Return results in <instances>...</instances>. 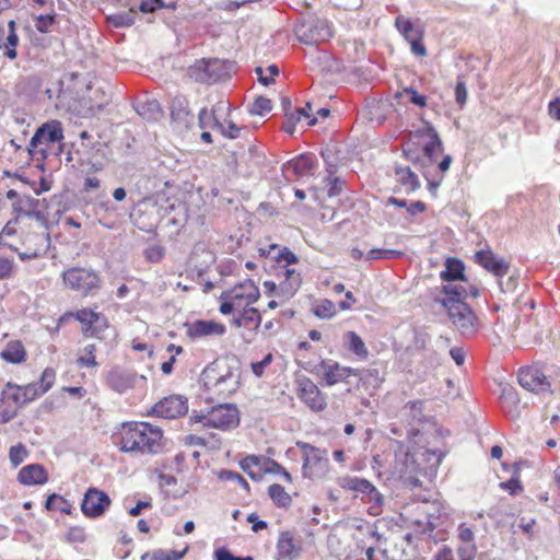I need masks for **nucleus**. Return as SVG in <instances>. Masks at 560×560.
<instances>
[{
	"mask_svg": "<svg viewBox=\"0 0 560 560\" xmlns=\"http://www.w3.org/2000/svg\"><path fill=\"white\" fill-rule=\"evenodd\" d=\"M445 268L440 272V278L448 282L447 284H463L466 288L472 285L465 277V266L463 261L455 257H448L444 264Z\"/></svg>",
	"mask_w": 560,
	"mask_h": 560,
	"instance_id": "obj_30",
	"label": "nucleus"
},
{
	"mask_svg": "<svg viewBox=\"0 0 560 560\" xmlns=\"http://www.w3.org/2000/svg\"><path fill=\"white\" fill-rule=\"evenodd\" d=\"M63 140V130L61 122L58 120H50L43 124L32 137L28 147L26 148L27 154L32 155L33 151L39 149L43 154L46 153L48 147L54 143H59Z\"/></svg>",
	"mask_w": 560,
	"mask_h": 560,
	"instance_id": "obj_15",
	"label": "nucleus"
},
{
	"mask_svg": "<svg viewBox=\"0 0 560 560\" xmlns=\"http://www.w3.org/2000/svg\"><path fill=\"white\" fill-rule=\"evenodd\" d=\"M345 347L358 360H368L370 352L364 340L355 331H347L345 334Z\"/></svg>",
	"mask_w": 560,
	"mask_h": 560,
	"instance_id": "obj_35",
	"label": "nucleus"
},
{
	"mask_svg": "<svg viewBox=\"0 0 560 560\" xmlns=\"http://www.w3.org/2000/svg\"><path fill=\"white\" fill-rule=\"evenodd\" d=\"M268 494L272 502L279 508H289L292 503L291 495L284 487L279 483H272L268 487Z\"/></svg>",
	"mask_w": 560,
	"mask_h": 560,
	"instance_id": "obj_41",
	"label": "nucleus"
},
{
	"mask_svg": "<svg viewBox=\"0 0 560 560\" xmlns=\"http://www.w3.org/2000/svg\"><path fill=\"white\" fill-rule=\"evenodd\" d=\"M188 410L187 399L179 395H171L156 402L153 412L158 417L174 419L186 415Z\"/></svg>",
	"mask_w": 560,
	"mask_h": 560,
	"instance_id": "obj_25",
	"label": "nucleus"
},
{
	"mask_svg": "<svg viewBox=\"0 0 560 560\" xmlns=\"http://www.w3.org/2000/svg\"><path fill=\"white\" fill-rule=\"evenodd\" d=\"M313 108L312 104L307 102L304 107L295 108L292 113L289 114V119L294 121H301L302 119H307V126H314L317 122V116L312 115Z\"/></svg>",
	"mask_w": 560,
	"mask_h": 560,
	"instance_id": "obj_45",
	"label": "nucleus"
},
{
	"mask_svg": "<svg viewBox=\"0 0 560 560\" xmlns=\"http://www.w3.org/2000/svg\"><path fill=\"white\" fill-rule=\"evenodd\" d=\"M218 478L222 481H235L246 491L250 489L249 483L236 471L222 469L218 472Z\"/></svg>",
	"mask_w": 560,
	"mask_h": 560,
	"instance_id": "obj_53",
	"label": "nucleus"
},
{
	"mask_svg": "<svg viewBox=\"0 0 560 560\" xmlns=\"http://www.w3.org/2000/svg\"><path fill=\"white\" fill-rule=\"evenodd\" d=\"M501 407L508 415H513L517 411L520 399L517 393L513 387H504L500 395Z\"/></svg>",
	"mask_w": 560,
	"mask_h": 560,
	"instance_id": "obj_40",
	"label": "nucleus"
},
{
	"mask_svg": "<svg viewBox=\"0 0 560 560\" xmlns=\"http://www.w3.org/2000/svg\"><path fill=\"white\" fill-rule=\"evenodd\" d=\"M313 313L315 316L322 319L332 318L337 314L336 305L332 301L324 299L318 301L313 306Z\"/></svg>",
	"mask_w": 560,
	"mask_h": 560,
	"instance_id": "obj_44",
	"label": "nucleus"
},
{
	"mask_svg": "<svg viewBox=\"0 0 560 560\" xmlns=\"http://www.w3.org/2000/svg\"><path fill=\"white\" fill-rule=\"evenodd\" d=\"M57 372L54 368L47 366L43 370L37 382L20 385L14 383L13 389L19 393L24 405L33 402L43 397L55 385Z\"/></svg>",
	"mask_w": 560,
	"mask_h": 560,
	"instance_id": "obj_11",
	"label": "nucleus"
},
{
	"mask_svg": "<svg viewBox=\"0 0 560 560\" xmlns=\"http://www.w3.org/2000/svg\"><path fill=\"white\" fill-rule=\"evenodd\" d=\"M45 508L47 511H55L58 510L62 513H69L70 512V504L69 502L61 495L52 493L48 495Z\"/></svg>",
	"mask_w": 560,
	"mask_h": 560,
	"instance_id": "obj_48",
	"label": "nucleus"
},
{
	"mask_svg": "<svg viewBox=\"0 0 560 560\" xmlns=\"http://www.w3.org/2000/svg\"><path fill=\"white\" fill-rule=\"evenodd\" d=\"M455 100L457 104L464 106L467 101V89L463 80H458L455 85Z\"/></svg>",
	"mask_w": 560,
	"mask_h": 560,
	"instance_id": "obj_64",
	"label": "nucleus"
},
{
	"mask_svg": "<svg viewBox=\"0 0 560 560\" xmlns=\"http://www.w3.org/2000/svg\"><path fill=\"white\" fill-rule=\"evenodd\" d=\"M322 380L326 386H334L339 383H348L350 376H358L359 370L350 366H343L338 362L322 360L318 363Z\"/></svg>",
	"mask_w": 560,
	"mask_h": 560,
	"instance_id": "obj_20",
	"label": "nucleus"
},
{
	"mask_svg": "<svg viewBox=\"0 0 560 560\" xmlns=\"http://www.w3.org/2000/svg\"><path fill=\"white\" fill-rule=\"evenodd\" d=\"M66 317H72L81 324V334L86 337H97L108 324L107 318L95 310L83 307L74 312H67Z\"/></svg>",
	"mask_w": 560,
	"mask_h": 560,
	"instance_id": "obj_16",
	"label": "nucleus"
},
{
	"mask_svg": "<svg viewBox=\"0 0 560 560\" xmlns=\"http://www.w3.org/2000/svg\"><path fill=\"white\" fill-rule=\"evenodd\" d=\"M267 71L269 72L270 77H264L262 75V68H260V67L256 68V73L259 77V81L264 85H269L270 83H272L275 81V77H277L279 74V69H278V67L276 65H270L267 68Z\"/></svg>",
	"mask_w": 560,
	"mask_h": 560,
	"instance_id": "obj_62",
	"label": "nucleus"
},
{
	"mask_svg": "<svg viewBox=\"0 0 560 560\" xmlns=\"http://www.w3.org/2000/svg\"><path fill=\"white\" fill-rule=\"evenodd\" d=\"M190 420L200 423L203 428L225 431L238 425L240 412L235 405L223 404L212 407L207 413L192 416Z\"/></svg>",
	"mask_w": 560,
	"mask_h": 560,
	"instance_id": "obj_9",
	"label": "nucleus"
},
{
	"mask_svg": "<svg viewBox=\"0 0 560 560\" xmlns=\"http://www.w3.org/2000/svg\"><path fill=\"white\" fill-rule=\"evenodd\" d=\"M520 385L533 393L550 390L548 377L536 366L522 368L517 374Z\"/></svg>",
	"mask_w": 560,
	"mask_h": 560,
	"instance_id": "obj_24",
	"label": "nucleus"
},
{
	"mask_svg": "<svg viewBox=\"0 0 560 560\" xmlns=\"http://www.w3.org/2000/svg\"><path fill=\"white\" fill-rule=\"evenodd\" d=\"M258 252L261 257L270 258L279 264L277 273L279 283L277 284L269 280L265 281L262 284L265 294L279 299L280 303H285L298 292L302 284L301 272L290 268L291 265L299 262L298 256L288 247H282L278 244L260 247Z\"/></svg>",
	"mask_w": 560,
	"mask_h": 560,
	"instance_id": "obj_2",
	"label": "nucleus"
},
{
	"mask_svg": "<svg viewBox=\"0 0 560 560\" xmlns=\"http://www.w3.org/2000/svg\"><path fill=\"white\" fill-rule=\"evenodd\" d=\"M404 253L397 249H384V248H373L370 249L365 258L368 260H376V259H390V258H399L402 257Z\"/></svg>",
	"mask_w": 560,
	"mask_h": 560,
	"instance_id": "obj_49",
	"label": "nucleus"
},
{
	"mask_svg": "<svg viewBox=\"0 0 560 560\" xmlns=\"http://www.w3.org/2000/svg\"><path fill=\"white\" fill-rule=\"evenodd\" d=\"M96 345L89 343L85 347L79 349L77 357V365L80 369H95L100 365L96 360Z\"/></svg>",
	"mask_w": 560,
	"mask_h": 560,
	"instance_id": "obj_38",
	"label": "nucleus"
},
{
	"mask_svg": "<svg viewBox=\"0 0 560 560\" xmlns=\"http://www.w3.org/2000/svg\"><path fill=\"white\" fill-rule=\"evenodd\" d=\"M273 355L268 352L262 360L250 363V370L256 377H261L265 374L266 369L272 363Z\"/></svg>",
	"mask_w": 560,
	"mask_h": 560,
	"instance_id": "obj_54",
	"label": "nucleus"
},
{
	"mask_svg": "<svg viewBox=\"0 0 560 560\" xmlns=\"http://www.w3.org/2000/svg\"><path fill=\"white\" fill-rule=\"evenodd\" d=\"M225 326L214 320L198 319L187 325L186 334L191 339H200L210 336H222Z\"/></svg>",
	"mask_w": 560,
	"mask_h": 560,
	"instance_id": "obj_29",
	"label": "nucleus"
},
{
	"mask_svg": "<svg viewBox=\"0 0 560 560\" xmlns=\"http://www.w3.org/2000/svg\"><path fill=\"white\" fill-rule=\"evenodd\" d=\"M30 455L28 450L23 443L12 445L9 450V460L13 468L19 467Z\"/></svg>",
	"mask_w": 560,
	"mask_h": 560,
	"instance_id": "obj_46",
	"label": "nucleus"
},
{
	"mask_svg": "<svg viewBox=\"0 0 560 560\" xmlns=\"http://www.w3.org/2000/svg\"><path fill=\"white\" fill-rule=\"evenodd\" d=\"M143 255L150 264H158L162 261L165 256V247L160 244L148 246L144 249Z\"/></svg>",
	"mask_w": 560,
	"mask_h": 560,
	"instance_id": "obj_52",
	"label": "nucleus"
},
{
	"mask_svg": "<svg viewBox=\"0 0 560 560\" xmlns=\"http://www.w3.org/2000/svg\"><path fill=\"white\" fill-rule=\"evenodd\" d=\"M422 432L419 429L412 428L408 430L407 441L408 444L402 441H395V459L401 463L402 468L399 469L401 474L410 472V466H413V453L418 451V445L422 441Z\"/></svg>",
	"mask_w": 560,
	"mask_h": 560,
	"instance_id": "obj_17",
	"label": "nucleus"
},
{
	"mask_svg": "<svg viewBox=\"0 0 560 560\" xmlns=\"http://www.w3.org/2000/svg\"><path fill=\"white\" fill-rule=\"evenodd\" d=\"M230 106L229 105H225L223 103L221 104H218L215 105L211 113H209L206 108H202L200 112H199V120H200V125L201 127H205L206 126V119H210L212 118L213 119V127L225 138H229V139H236L240 137L241 135V131H242V127H238L236 124H234L232 120H224V121H220L217 116H215V113L218 110H224V109H229Z\"/></svg>",
	"mask_w": 560,
	"mask_h": 560,
	"instance_id": "obj_23",
	"label": "nucleus"
},
{
	"mask_svg": "<svg viewBox=\"0 0 560 560\" xmlns=\"http://www.w3.org/2000/svg\"><path fill=\"white\" fill-rule=\"evenodd\" d=\"M107 21L115 27H129L135 23V10L108 15Z\"/></svg>",
	"mask_w": 560,
	"mask_h": 560,
	"instance_id": "obj_47",
	"label": "nucleus"
},
{
	"mask_svg": "<svg viewBox=\"0 0 560 560\" xmlns=\"http://www.w3.org/2000/svg\"><path fill=\"white\" fill-rule=\"evenodd\" d=\"M0 358L10 364H23L27 360V351L21 340H10L0 352Z\"/></svg>",
	"mask_w": 560,
	"mask_h": 560,
	"instance_id": "obj_33",
	"label": "nucleus"
},
{
	"mask_svg": "<svg viewBox=\"0 0 560 560\" xmlns=\"http://www.w3.org/2000/svg\"><path fill=\"white\" fill-rule=\"evenodd\" d=\"M50 246L48 226L40 217H37L27 226L22 228L19 242L12 250L16 252L22 260H30L44 256Z\"/></svg>",
	"mask_w": 560,
	"mask_h": 560,
	"instance_id": "obj_5",
	"label": "nucleus"
},
{
	"mask_svg": "<svg viewBox=\"0 0 560 560\" xmlns=\"http://www.w3.org/2000/svg\"><path fill=\"white\" fill-rule=\"evenodd\" d=\"M267 460L268 459L260 456L249 455L245 457L240 465L245 474L256 480L260 478L261 471L266 469L265 465H267Z\"/></svg>",
	"mask_w": 560,
	"mask_h": 560,
	"instance_id": "obj_37",
	"label": "nucleus"
},
{
	"mask_svg": "<svg viewBox=\"0 0 560 560\" xmlns=\"http://www.w3.org/2000/svg\"><path fill=\"white\" fill-rule=\"evenodd\" d=\"M232 325L256 334L261 325V314L253 305L233 314Z\"/></svg>",
	"mask_w": 560,
	"mask_h": 560,
	"instance_id": "obj_32",
	"label": "nucleus"
},
{
	"mask_svg": "<svg viewBox=\"0 0 560 560\" xmlns=\"http://www.w3.org/2000/svg\"><path fill=\"white\" fill-rule=\"evenodd\" d=\"M222 70V62L219 59H200L189 67L188 75L195 82L213 84L221 79Z\"/></svg>",
	"mask_w": 560,
	"mask_h": 560,
	"instance_id": "obj_18",
	"label": "nucleus"
},
{
	"mask_svg": "<svg viewBox=\"0 0 560 560\" xmlns=\"http://www.w3.org/2000/svg\"><path fill=\"white\" fill-rule=\"evenodd\" d=\"M188 551V546H186L182 551L170 550L163 551L159 550L154 553L155 560H180L184 558L186 552Z\"/></svg>",
	"mask_w": 560,
	"mask_h": 560,
	"instance_id": "obj_59",
	"label": "nucleus"
},
{
	"mask_svg": "<svg viewBox=\"0 0 560 560\" xmlns=\"http://www.w3.org/2000/svg\"><path fill=\"white\" fill-rule=\"evenodd\" d=\"M5 197L12 201V211L15 215L14 219L19 220L20 218L26 217L34 221L37 217H39V201L37 199H34L27 195H21L14 189H9L5 192Z\"/></svg>",
	"mask_w": 560,
	"mask_h": 560,
	"instance_id": "obj_22",
	"label": "nucleus"
},
{
	"mask_svg": "<svg viewBox=\"0 0 560 560\" xmlns=\"http://www.w3.org/2000/svg\"><path fill=\"white\" fill-rule=\"evenodd\" d=\"M499 487L508 491L511 495H515L524 490L518 477H512L508 481L500 482Z\"/></svg>",
	"mask_w": 560,
	"mask_h": 560,
	"instance_id": "obj_58",
	"label": "nucleus"
},
{
	"mask_svg": "<svg viewBox=\"0 0 560 560\" xmlns=\"http://www.w3.org/2000/svg\"><path fill=\"white\" fill-rule=\"evenodd\" d=\"M9 33L0 25V49H4V56L13 60L18 57L16 46L19 44V36L15 32V23L10 21Z\"/></svg>",
	"mask_w": 560,
	"mask_h": 560,
	"instance_id": "obj_34",
	"label": "nucleus"
},
{
	"mask_svg": "<svg viewBox=\"0 0 560 560\" xmlns=\"http://www.w3.org/2000/svg\"><path fill=\"white\" fill-rule=\"evenodd\" d=\"M267 465L269 467H266V470L281 475L283 477V479L289 483H291L293 481L291 474L284 467H282L280 464H278L276 460L268 459Z\"/></svg>",
	"mask_w": 560,
	"mask_h": 560,
	"instance_id": "obj_60",
	"label": "nucleus"
},
{
	"mask_svg": "<svg viewBox=\"0 0 560 560\" xmlns=\"http://www.w3.org/2000/svg\"><path fill=\"white\" fill-rule=\"evenodd\" d=\"M56 23V14H40L35 18V27L39 33L49 32L50 27Z\"/></svg>",
	"mask_w": 560,
	"mask_h": 560,
	"instance_id": "obj_55",
	"label": "nucleus"
},
{
	"mask_svg": "<svg viewBox=\"0 0 560 560\" xmlns=\"http://www.w3.org/2000/svg\"><path fill=\"white\" fill-rule=\"evenodd\" d=\"M16 479L23 486H43L48 481V471L40 464H30L19 470Z\"/></svg>",
	"mask_w": 560,
	"mask_h": 560,
	"instance_id": "obj_31",
	"label": "nucleus"
},
{
	"mask_svg": "<svg viewBox=\"0 0 560 560\" xmlns=\"http://www.w3.org/2000/svg\"><path fill=\"white\" fill-rule=\"evenodd\" d=\"M260 298L258 285L252 279L235 283L219 296V311L222 315H233L253 306Z\"/></svg>",
	"mask_w": 560,
	"mask_h": 560,
	"instance_id": "obj_6",
	"label": "nucleus"
},
{
	"mask_svg": "<svg viewBox=\"0 0 560 560\" xmlns=\"http://www.w3.org/2000/svg\"><path fill=\"white\" fill-rule=\"evenodd\" d=\"M364 500L370 504L369 514L373 516H378L383 511L384 505V495L376 489L373 485L371 491L364 495Z\"/></svg>",
	"mask_w": 560,
	"mask_h": 560,
	"instance_id": "obj_42",
	"label": "nucleus"
},
{
	"mask_svg": "<svg viewBox=\"0 0 560 560\" xmlns=\"http://www.w3.org/2000/svg\"><path fill=\"white\" fill-rule=\"evenodd\" d=\"M272 103L271 100L265 96H257L252 104L250 113L253 115L264 116L271 112Z\"/></svg>",
	"mask_w": 560,
	"mask_h": 560,
	"instance_id": "obj_50",
	"label": "nucleus"
},
{
	"mask_svg": "<svg viewBox=\"0 0 560 560\" xmlns=\"http://www.w3.org/2000/svg\"><path fill=\"white\" fill-rule=\"evenodd\" d=\"M418 147H421L424 154L432 159L435 153L441 151L442 142L432 127H425L409 133L408 139L402 143L405 156L409 160H416L418 158Z\"/></svg>",
	"mask_w": 560,
	"mask_h": 560,
	"instance_id": "obj_7",
	"label": "nucleus"
},
{
	"mask_svg": "<svg viewBox=\"0 0 560 560\" xmlns=\"http://www.w3.org/2000/svg\"><path fill=\"white\" fill-rule=\"evenodd\" d=\"M110 503L107 493L97 488H89L81 503V511L86 517L96 518L108 510Z\"/></svg>",
	"mask_w": 560,
	"mask_h": 560,
	"instance_id": "obj_21",
	"label": "nucleus"
},
{
	"mask_svg": "<svg viewBox=\"0 0 560 560\" xmlns=\"http://www.w3.org/2000/svg\"><path fill=\"white\" fill-rule=\"evenodd\" d=\"M400 95H406L408 101L419 107H425L428 98L423 94H419L413 88H406Z\"/></svg>",
	"mask_w": 560,
	"mask_h": 560,
	"instance_id": "obj_57",
	"label": "nucleus"
},
{
	"mask_svg": "<svg viewBox=\"0 0 560 560\" xmlns=\"http://www.w3.org/2000/svg\"><path fill=\"white\" fill-rule=\"evenodd\" d=\"M188 102L185 97H175L172 102V116L180 118L183 116H187L189 114V110L187 109Z\"/></svg>",
	"mask_w": 560,
	"mask_h": 560,
	"instance_id": "obj_56",
	"label": "nucleus"
},
{
	"mask_svg": "<svg viewBox=\"0 0 560 560\" xmlns=\"http://www.w3.org/2000/svg\"><path fill=\"white\" fill-rule=\"evenodd\" d=\"M61 278L65 287L82 296L93 295L101 288V277L91 268L70 267L62 272Z\"/></svg>",
	"mask_w": 560,
	"mask_h": 560,
	"instance_id": "obj_8",
	"label": "nucleus"
},
{
	"mask_svg": "<svg viewBox=\"0 0 560 560\" xmlns=\"http://www.w3.org/2000/svg\"><path fill=\"white\" fill-rule=\"evenodd\" d=\"M443 298L438 302L446 311L454 327L464 336H471L479 330L480 322L475 312L465 303L468 296L478 298L477 285L466 288L463 284H445L441 289Z\"/></svg>",
	"mask_w": 560,
	"mask_h": 560,
	"instance_id": "obj_3",
	"label": "nucleus"
},
{
	"mask_svg": "<svg viewBox=\"0 0 560 560\" xmlns=\"http://www.w3.org/2000/svg\"><path fill=\"white\" fill-rule=\"evenodd\" d=\"M295 445L303 453L302 474L304 477L313 479L327 474L329 459L325 450H320L303 441H298Z\"/></svg>",
	"mask_w": 560,
	"mask_h": 560,
	"instance_id": "obj_10",
	"label": "nucleus"
},
{
	"mask_svg": "<svg viewBox=\"0 0 560 560\" xmlns=\"http://www.w3.org/2000/svg\"><path fill=\"white\" fill-rule=\"evenodd\" d=\"M106 385L118 394H126L132 389L144 390L147 377L136 372L115 366L106 375Z\"/></svg>",
	"mask_w": 560,
	"mask_h": 560,
	"instance_id": "obj_12",
	"label": "nucleus"
},
{
	"mask_svg": "<svg viewBox=\"0 0 560 560\" xmlns=\"http://www.w3.org/2000/svg\"><path fill=\"white\" fill-rule=\"evenodd\" d=\"M295 394L313 412H322L327 408L326 394L307 376H301L295 380Z\"/></svg>",
	"mask_w": 560,
	"mask_h": 560,
	"instance_id": "obj_13",
	"label": "nucleus"
},
{
	"mask_svg": "<svg viewBox=\"0 0 560 560\" xmlns=\"http://www.w3.org/2000/svg\"><path fill=\"white\" fill-rule=\"evenodd\" d=\"M205 390L211 399H224L238 388V375L225 361L215 360L208 364L200 376Z\"/></svg>",
	"mask_w": 560,
	"mask_h": 560,
	"instance_id": "obj_4",
	"label": "nucleus"
},
{
	"mask_svg": "<svg viewBox=\"0 0 560 560\" xmlns=\"http://www.w3.org/2000/svg\"><path fill=\"white\" fill-rule=\"evenodd\" d=\"M394 177L406 191H416L420 187L418 176L411 171L409 166H396L394 170Z\"/></svg>",
	"mask_w": 560,
	"mask_h": 560,
	"instance_id": "obj_36",
	"label": "nucleus"
},
{
	"mask_svg": "<svg viewBox=\"0 0 560 560\" xmlns=\"http://www.w3.org/2000/svg\"><path fill=\"white\" fill-rule=\"evenodd\" d=\"M13 387V382H7L0 392V423H8L13 420L25 406Z\"/></svg>",
	"mask_w": 560,
	"mask_h": 560,
	"instance_id": "obj_19",
	"label": "nucleus"
},
{
	"mask_svg": "<svg viewBox=\"0 0 560 560\" xmlns=\"http://www.w3.org/2000/svg\"><path fill=\"white\" fill-rule=\"evenodd\" d=\"M475 261L498 278H502L509 271V264L504 259L498 258L490 249L476 252Z\"/></svg>",
	"mask_w": 560,
	"mask_h": 560,
	"instance_id": "obj_28",
	"label": "nucleus"
},
{
	"mask_svg": "<svg viewBox=\"0 0 560 560\" xmlns=\"http://www.w3.org/2000/svg\"><path fill=\"white\" fill-rule=\"evenodd\" d=\"M341 488L349 491L368 494L373 487V483L364 478L359 477H345L340 482Z\"/></svg>",
	"mask_w": 560,
	"mask_h": 560,
	"instance_id": "obj_39",
	"label": "nucleus"
},
{
	"mask_svg": "<svg viewBox=\"0 0 560 560\" xmlns=\"http://www.w3.org/2000/svg\"><path fill=\"white\" fill-rule=\"evenodd\" d=\"M302 552V542L291 532H281L276 545L277 560H295Z\"/></svg>",
	"mask_w": 560,
	"mask_h": 560,
	"instance_id": "obj_27",
	"label": "nucleus"
},
{
	"mask_svg": "<svg viewBox=\"0 0 560 560\" xmlns=\"http://www.w3.org/2000/svg\"><path fill=\"white\" fill-rule=\"evenodd\" d=\"M395 26L410 45L411 52L416 57H425L427 47L423 43L424 27L420 23H415L410 19L399 15L395 20Z\"/></svg>",
	"mask_w": 560,
	"mask_h": 560,
	"instance_id": "obj_14",
	"label": "nucleus"
},
{
	"mask_svg": "<svg viewBox=\"0 0 560 560\" xmlns=\"http://www.w3.org/2000/svg\"><path fill=\"white\" fill-rule=\"evenodd\" d=\"M18 221V219L11 220L3 226L0 232V245L13 248L15 243L11 242L10 238L16 233L15 224Z\"/></svg>",
	"mask_w": 560,
	"mask_h": 560,
	"instance_id": "obj_51",
	"label": "nucleus"
},
{
	"mask_svg": "<svg viewBox=\"0 0 560 560\" xmlns=\"http://www.w3.org/2000/svg\"><path fill=\"white\" fill-rule=\"evenodd\" d=\"M291 167L298 176H305L314 168V158L308 154H301L293 159Z\"/></svg>",
	"mask_w": 560,
	"mask_h": 560,
	"instance_id": "obj_43",
	"label": "nucleus"
},
{
	"mask_svg": "<svg viewBox=\"0 0 560 560\" xmlns=\"http://www.w3.org/2000/svg\"><path fill=\"white\" fill-rule=\"evenodd\" d=\"M13 271V260L0 255V280L7 279Z\"/></svg>",
	"mask_w": 560,
	"mask_h": 560,
	"instance_id": "obj_63",
	"label": "nucleus"
},
{
	"mask_svg": "<svg viewBox=\"0 0 560 560\" xmlns=\"http://www.w3.org/2000/svg\"><path fill=\"white\" fill-rule=\"evenodd\" d=\"M112 443L121 453L156 455L164 448V433L147 421H126L113 432Z\"/></svg>",
	"mask_w": 560,
	"mask_h": 560,
	"instance_id": "obj_1",
	"label": "nucleus"
},
{
	"mask_svg": "<svg viewBox=\"0 0 560 560\" xmlns=\"http://www.w3.org/2000/svg\"><path fill=\"white\" fill-rule=\"evenodd\" d=\"M164 7H166V3L163 0H142L139 10L142 13H153Z\"/></svg>",
	"mask_w": 560,
	"mask_h": 560,
	"instance_id": "obj_61",
	"label": "nucleus"
},
{
	"mask_svg": "<svg viewBox=\"0 0 560 560\" xmlns=\"http://www.w3.org/2000/svg\"><path fill=\"white\" fill-rule=\"evenodd\" d=\"M158 206L151 198L140 201L131 214L133 223L142 231H150L156 225Z\"/></svg>",
	"mask_w": 560,
	"mask_h": 560,
	"instance_id": "obj_26",
	"label": "nucleus"
}]
</instances>
